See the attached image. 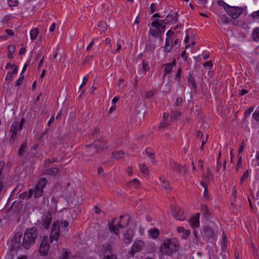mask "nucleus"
<instances>
[{
  "label": "nucleus",
  "instance_id": "1",
  "mask_svg": "<svg viewBox=\"0 0 259 259\" xmlns=\"http://www.w3.org/2000/svg\"><path fill=\"white\" fill-rule=\"evenodd\" d=\"M172 19L171 15H167L164 20H154L151 24L152 27L150 29L149 33L154 37L158 38L160 34L164 31L166 23L169 22Z\"/></svg>",
  "mask_w": 259,
  "mask_h": 259
},
{
  "label": "nucleus",
  "instance_id": "2",
  "mask_svg": "<svg viewBox=\"0 0 259 259\" xmlns=\"http://www.w3.org/2000/svg\"><path fill=\"white\" fill-rule=\"evenodd\" d=\"M37 236V232L35 228L26 230L22 242V245L25 249H29L33 245Z\"/></svg>",
  "mask_w": 259,
  "mask_h": 259
},
{
  "label": "nucleus",
  "instance_id": "3",
  "mask_svg": "<svg viewBox=\"0 0 259 259\" xmlns=\"http://www.w3.org/2000/svg\"><path fill=\"white\" fill-rule=\"evenodd\" d=\"M129 221V216L125 215L121 217L117 223L115 224L113 222L110 223L109 226L111 232L115 235H119L120 231L124 230V228L128 225Z\"/></svg>",
  "mask_w": 259,
  "mask_h": 259
},
{
  "label": "nucleus",
  "instance_id": "4",
  "mask_svg": "<svg viewBox=\"0 0 259 259\" xmlns=\"http://www.w3.org/2000/svg\"><path fill=\"white\" fill-rule=\"evenodd\" d=\"M178 249V242L175 239H167L163 241L160 249L164 254H169Z\"/></svg>",
  "mask_w": 259,
  "mask_h": 259
},
{
  "label": "nucleus",
  "instance_id": "5",
  "mask_svg": "<svg viewBox=\"0 0 259 259\" xmlns=\"http://www.w3.org/2000/svg\"><path fill=\"white\" fill-rule=\"evenodd\" d=\"M68 226V223L64 221L61 223L60 226L58 222H55L53 224L52 228L51 233L50 236V241L53 242L54 241H57L59 237V231L60 227L61 229L66 228Z\"/></svg>",
  "mask_w": 259,
  "mask_h": 259
},
{
  "label": "nucleus",
  "instance_id": "6",
  "mask_svg": "<svg viewBox=\"0 0 259 259\" xmlns=\"http://www.w3.org/2000/svg\"><path fill=\"white\" fill-rule=\"evenodd\" d=\"M134 232L133 229L130 228L125 229L119 232V235H116L122 240L125 244H130L132 242Z\"/></svg>",
  "mask_w": 259,
  "mask_h": 259
},
{
  "label": "nucleus",
  "instance_id": "7",
  "mask_svg": "<svg viewBox=\"0 0 259 259\" xmlns=\"http://www.w3.org/2000/svg\"><path fill=\"white\" fill-rule=\"evenodd\" d=\"M179 38H176L174 40L165 39V44L163 48V51L166 53H170L179 42Z\"/></svg>",
  "mask_w": 259,
  "mask_h": 259
},
{
  "label": "nucleus",
  "instance_id": "8",
  "mask_svg": "<svg viewBox=\"0 0 259 259\" xmlns=\"http://www.w3.org/2000/svg\"><path fill=\"white\" fill-rule=\"evenodd\" d=\"M47 184V180L45 178H41L36 184L34 188L35 197H39L42 194L43 188Z\"/></svg>",
  "mask_w": 259,
  "mask_h": 259
},
{
  "label": "nucleus",
  "instance_id": "9",
  "mask_svg": "<svg viewBox=\"0 0 259 259\" xmlns=\"http://www.w3.org/2000/svg\"><path fill=\"white\" fill-rule=\"evenodd\" d=\"M171 214L172 216L179 221H183L185 219L184 210L179 206H175L171 207Z\"/></svg>",
  "mask_w": 259,
  "mask_h": 259
},
{
  "label": "nucleus",
  "instance_id": "10",
  "mask_svg": "<svg viewBox=\"0 0 259 259\" xmlns=\"http://www.w3.org/2000/svg\"><path fill=\"white\" fill-rule=\"evenodd\" d=\"M226 12L233 19H236L242 13V9L238 7L229 6L227 7Z\"/></svg>",
  "mask_w": 259,
  "mask_h": 259
},
{
  "label": "nucleus",
  "instance_id": "11",
  "mask_svg": "<svg viewBox=\"0 0 259 259\" xmlns=\"http://www.w3.org/2000/svg\"><path fill=\"white\" fill-rule=\"evenodd\" d=\"M49 248L48 244V238L44 237L39 248V253L40 255L45 256L47 255Z\"/></svg>",
  "mask_w": 259,
  "mask_h": 259
},
{
  "label": "nucleus",
  "instance_id": "12",
  "mask_svg": "<svg viewBox=\"0 0 259 259\" xmlns=\"http://www.w3.org/2000/svg\"><path fill=\"white\" fill-rule=\"evenodd\" d=\"M144 243L142 240H137L133 244L131 248L132 253H135L140 251L144 247Z\"/></svg>",
  "mask_w": 259,
  "mask_h": 259
},
{
  "label": "nucleus",
  "instance_id": "13",
  "mask_svg": "<svg viewBox=\"0 0 259 259\" xmlns=\"http://www.w3.org/2000/svg\"><path fill=\"white\" fill-rule=\"evenodd\" d=\"M177 232L181 238L186 239L190 235V232L187 229H185L183 227H178L177 229Z\"/></svg>",
  "mask_w": 259,
  "mask_h": 259
},
{
  "label": "nucleus",
  "instance_id": "14",
  "mask_svg": "<svg viewBox=\"0 0 259 259\" xmlns=\"http://www.w3.org/2000/svg\"><path fill=\"white\" fill-rule=\"evenodd\" d=\"M51 214L49 213H47L42 216V224L44 225V228L46 229L49 228L51 221Z\"/></svg>",
  "mask_w": 259,
  "mask_h": 259
},
{
  "label": "nucleus",
  "instance_id": "15",
  "mask_svg": "<svg viewBox=\"0 0 259 259\" xmlns=\"http://www.w3.org/2000/svg\"><path fill=\"white\" fill-rule=\"evenodd\" d=\"M199 213H196L194 217H192L190 220V224L192 227H197L199 225Z\"/></svg>",
  "mask_w": 259,
  "mask_h": 259
},
{
  "label": "nucleus",
  "instance_id": "16",
  "mask_svg": "<svg viewBox=\"0 0 259 259\" xmlns=\"http://www.w3.org/2000/svg\"><path fill=\"white\" fill-rule=\"evenodd\" d=\"M148 233L149 237L153 239L157 238L159 235V231L155 228L149 229Z\"/></svg>",
  "mask_w": 259,
  "mask_h": 259
},
{
  "label": "nucleus",
  "instance_id": "17",
  "mask_svg": "<svg viewBox=\"0 0 259 259\" xmlns=\"http://www.w3.org/2000/svg\"><path fill=\"white\" fill-rule=\"evenodd\" d=\"M171 168L177 173L182 172V167L174 161H170Z\"/></svg>",
  "mask_w": 259,
  "mask_h": 259
},
{
  "label": "nucleus",
  "instance_id": "18",
  "mask_svg": "<svg viewBox=\"0 0 259 259\" xmlns=\"http://www.w3.org/2000/svg\"><path fill=\"white\" fill-rule=\"evenodd\" d=\"M176 65L175 61L174 60L172 62L167 63L165 65L164 67V71L165 73H170L173 67Z\"/></svg>",
  "mask_w": 259,
  "mask_h": 259
},
{
  "label": "nucleus",
  "instance_id": "19",
  "mask_svg": "<svg viewBox=\"0 0 259 259\" xmlns=\"http://www.w3.org/2000/svg\"><path fill=\"white\" fill-rule=\"evenodd\" d=\"M184 42L186 44V48H192L194 45L195 42L193 41L192 39H191L189 41V37L188 35H187L185 38Z\"/></svg>",
  "mask_w": 259,
  "mask_h": 259
},
{
  "label": "nucleus",
  "instance_id": "20",
  "mask_svg": "<svg viewBox=\"0 0 259 259\" xmlns=\"http://www.w3.org/2000/svg\"><path fill=\"white\" fill-rule=\"evenodd\" d=\"M176 36V34L175 31L170 29L166 32L165 39H169L174 40L176 38H175Z\"/></svg>",
  "mask_w": 259,
  "mask_h": 259
},
{
  "label": "nucleus",
  "instance_id": "21",
  "mask_svg": "<svg viewBox=\"0 0 259 259\" xmlns=\"http://www.w3.org/2000/svg\"><path fill=\"white\" fill-rule=\"evenodd\" d=\"M24 123V119H21L20 122L19 124V125L16 123H14L11 126V130L14 131V132L16 131L18 129H21L23 124Z\"/></svg>",
  "mask_w": 259,
  "mask_h": 259
},
{
  "label": "nucleus",
  "instance_id": "22",
  "mask_svg": "<svg viewBox=\"0 0 259 259\" xmlns=\"http://www.w3.org/2000/svg\"><path fill=\"white\" fill-rule=\"evenodd\" d=\"M38 30L37 28H34L30 31V37L31 40H35L38 35Z\"/></svg>",
  "mask_w": 259,
  "mask_h": 259
},
{
  "label": "nucleus",
  "instance_id": "23",
  "mask_svg": "<svg viewBox=\"0 0 259 259\" xmlns=\"http://www.w3.org/2000/svg\"><path fill=\"white\" fill-rule=\"evenodd\" d=\"M21 236L20 234H17L15 235L13 240L12 243L14 246H17V244H19L21 242Z\"/></svg>",
  "mask_w": 259,
  "mask_h": 259
},
{
  "label": "nucleus",
  "instance_id": "24",
  "mask_svg": "<svg viewBox=\"0 0 259 259\" xmlns=\"http://www.w3.org/2000/svg\"><path fill=\"white\" fill-rule=\"evenodd\" d=\"M139 168L141 171L145 176H147L148 174V168L144 164H140L139 165Z\"/></svg>",
  "mask_w": 259,
  "mask_h": 259
},
{
  "label": "nucleus",
  "instance_id": "25",
  "mask_svg": "<svg viewBox=\"0 0 259 259\" xmlns=\"http://www.w3.org/2000/svg\"><path fill=\"white\" fill-rule=\"evenodd\" d=\"M252 37L255 41H259V28L254 29L252 32Z\"/></svg>",
  "mask_w": 259,
  "mask_h": 259
},
{
  "label": "nucleus",
  "instance_id": "26",
  "mask_svg": "<svg viewBox=\"0 0 259 259\" xmlns=\"http://www.w3.org/2000/svg\"><path fill=\"white\" fill-rule=\"evenodd\" d=\"M33 192V190L31 189L29 190L28 194H27L26 193H23L21 194L20 195V197L22 199L28 198L32 196Z\"/></svg>",
  "mask_w": 259,
  "mask_h": 259
},
{
  "label": "nucleus",
  "instance_id": "27",
  "mask_svg": "<svg viewBox=\"0 0 259 259\" xmlns=\"http://www.w3.org/2000/svg\"><path fill=\"white\" fill-rule=\"evenodd\" d=\"M160 181L162 183V186L163 188L167 189L168 188L169 184L166 179L164 177L160 178Z\"/></svg>",
  "mask_w": 259,
  "mask_h": 259
},
{
  "label": "nucleus",
  "instance_id": "28",
  "mask_svg": "<svg viewBox=\"0 0 259 259\" xmlns=\"http://www.w3.org/2000/svg\"><path fill=\"white\" fill-rule=\"evenodd\" d=\"M15 252L14 250L8 252L5 256V259H13Z\"/></svg>",
  "mask_w": 259,
  "mask_h": 259
},
{
  "label": "nucleus",
  "instance_id": "29",
  "mask_svg": "<svg viewBox=\"0 0 259 259\" xmlns=\"http://www.w3.org/2000/svg\"><path fill=\"white\" fill-rule=\"evenodd\" d=\"M9 67H11V69H12V74H17L18 69L17 66L15 65L8 64L6 66V67L8 68Z\"/></svg>",
  "mask_w": 259,
  "mask_h": 259
},
{
  "label": "nucleus",
  "instance_id": "30",
  "mask_svg": "<svg viewBox=\"0 0 259 259\" xmlns=\"http://www.w3.org/2000/svg\"><path fill=\"white\" fill-rule=\"evenodd\" d=\"M248 177V171H245L244 172L242 177H241L240 179V182L241 184H243L244 181Z\"/></svg>",
  "mask_w": 259,
  "mask_h": 259
},
{
  "label": "nucleus",
  "instance_id": "31",
  "mask_svg": "<svg viewBox=\"0 0 259 259\" xmlns=\"http://www.w3.org/2000/svg\"><path fill=\"white\" fill-rule=\"evenodd\" d=\"M251 16L253 19L259 20V10L253 12Z\"/></svg>",
  "mask_w": 259,
  "mask_h": 259
},
{
  "label": "nucleus",
  "instance_id": "32",
  "mask_svg": "<svg viewBox=\"0 0 259 259\" xmlns=\"http://www.w3.org/2000/svg\"><path fill=\"white\" fill-rule=\"evenodd\" d=\"M123 154L124 153L122 151H118L114 154V157L116 159L120 158L123 156Z\"/></svg>",
  "mask_w": 259,
  "mask_h": 259
},
{
  "label": "nucleus",
  "instance_id": "33",
  "mask_svg": "<svg viewBox=\"0 0 259 259\" xmlns=\"http://www.w3.org/2000/svg\"><path fill=\"white\" fill-rule=\"evenodd\" d=\"M8 2L10 7L16 6L18 4L17 0H8Z\"/></svg>",
  "mask_w": 259,
  "mask_h": 259
},
{
  "label": "nucleus",
  "instance_id": "34",
  "mask_svg": "<svg viewBox=\"0 0 259 259\" xmlns=\"http://www.w3.org/2000/svg\"><path fill=\"white\" fill-rule=\"evenodd\" d=\"M68 253V252L67 250H63L62 254L59 259H67Z\"/></svg>",
  "mask_w": 259,
  "mask_h": 259
},
{
  "label": "nucleus",
  "instance_id": "35",
  "mask_svg": "<svg viewBox=\"0 0 259 259\" xmlns=\"http://www.w3.org/2000/svg\"><path fill=\"white\" fill-rule=\"evenodd\" d=\"M218 4L219 5L223 6L224 8V9H225L226 11L227 7L229 6L228 5L226 4L223 1H218Z\"/></svg>",
  "mask_w": 259,
  "mask_h": 259
},
{
  "label": "nucleus",
  "instance_id": "36",
  "mask_svg": "<svg viewBox=\"0 0 259 259\" xmlns=\"http://www.w3.org/2000/svg\"><path fill=\"white\" fill-rule=\"evenodd\" d=\"M252 116L256 121H259V111H255L253 113Z\"/></svg>",
  "mask_w": 259,
  "mask_h": 259
},
{
  "label": "nucleus",
  "instance_id": "37",
  "mask_svg": "<svg viewBox=\"0 0 259 259\" xmlns=\"http://www.w3.org/2000/svg\"><path fill=\"white\" fill-rule=\"evenodd\" d=\"M58 171V169L56 167H54L51 170H49V174L50 175H55Z\"/></svg>",
  "mask_w": 259,
  "mask_h": 259
},
{
  "label": "nucleus",
  "instance_id": "38",
  "mask_svg": "<svg viewBox=\"0 0 259 259\" xmlns=\"http://www.w3.org/2000/svg\"><path fill=\"white\" fill-rule=\"evenodd\" d=\"M25 147H26V144L25 143L22 144V145H21V147L19 148V152L20 154H21L24 152V151L25 150Z\"/></svg>",
  "mask_w": 259,
  "mask_h": 259
},
{
  "label": "nucleus",
  "instance_id": "39",
  "mask_svg": "<svg viewBox=\"0 0 259 259\" xmlns=\"http://www.w3.org/2000/svg\"><path fill=\"white\" fill-rule=\"evenodd\" d=\"M154 94H155V91L153 90H151L146 93V97L148 98H150L151 97H152Z\"/></svg>",
  "mask_w": 259,
  "mask_h": 259
},
{
  "label": "nucleus",
  "instance_id": "40",
  "mask_svg": "<svg viewBox=\"0 0 259 259\" xmlns=\"http://www.w3.org/2000/svg\"><path fill=\"white\" fill-rule=\"evenodd\" d=\"M140 184L139 181L137 179H135L131 182V185L135 186V187H137L139 186Z\"/></svg>",
  "mask_w": 259,
  "mask_h": 259
},
{
  "label": "nucleus",
  "instance_id": "41",
  "mask_svg": "<svg viewBox=\"0 0 259 259\" xmlns=\"http://www.w3.org/2000/svg\"><path fill=\"white\" fill-rule=\"evenodd\" d=\"M12 76L13 74L12 72H8L6 77V80L9 81H11L12 79Z\"/></svg>",
  "mask_w": 259,
  "mask_h": 259
},
{
  "label": "nucleus",
  "instance_id": "42",
  "mask_svg": "<svg viewBox=\"0 0 259 259\" xmlns=\"http://www.w3.org/2000/svg\"><path fill=\"white\" fill-rule=\"evenodd\" d=\"M156 6L155 5V4H152L150 7V12L151 13H152L156 11Z\"/></svg>",
  "mask_w": 259,
  "mask_h": 259
},
{
  "label": "nucleus",
  "instance_id": "43",
  "mask_svg": "<svg viewBox=\"0 0 259 259\" xmlns=\"http://www.w3.org/2000/svg\"><path fill=\"white\" fill-rule=\"evenodd\" d=\"M180 113L178 112H174L171 115V118L173 119H176L178 117L180 116Z\"/></svg>",
  "mask_w": 259,
  "mask_h": 259
},
{
  "label": "nucleus",
  "instance_id": "44",
  "mask_svg": "<svg viewBox=\"0 0 259 259\" xmlns=\"http://www.w3.org/2000/svg\"><path fill=\"white\" fill-rule=\"evenodd\" d=\"M88 78L87 76H84L83 79V81L81 85H80V88L83 87L85 84L87 83L88 81Z\"/></svg>",
  "mask_w": 259,
  "mask_h": 259
},
{
  "label": "nucleus",
  "instance_id": "45",
  "mask_svg": "<svg viewBox=\"0 0 259 259\" xmlns=\"http://www.w3.org/2000/svg\"><path fill=\"white\" fill-rule=\"evenodd\" d=\"M23 78H24V76L22 75L21 74H20L19 78L17 80V85H19L21 83Z\"/></svg>",
  "mask_w": 259,
  "mask_h": 259
},
{
  "label": "nucleus",
  "instance_id": "46",
  "mask_svg": "<svg viewBox=\"0 0 259 259\" xmlns=\"http://www.w3.org/2000/svg\"><path fill=\"white\" fill-rule=\"evenodd\" d=\"M212 64L210 62H207L204 64V66L205 68L207 69H210L212 67Z\"/></svg>",
  "mask_w": 259,
  "mask_h": 259
},
{
  "label": "nucleus",
  "instance_id": "47",
  "mask_svg": "<svg viewBox=\"0 0 259 259\" xmlns=\"http://www.w3.org/2000/svg\"><path fill=\"white\" fill-rule=\"evenodd\" d=\"M143 68L145 71H148L149 70L148 65L146 63L143 62Z\"/></svg>",
  "mask_w": 259,
  "mask_h": 259
},
{
  "label": "nucleus",
  "instance_id": "48",
  "mask_svg": "<svg viewBox=\"0 0 259 259\" xmlns=\"http://www.w3.org/2000/svg\"><path fill=\"white\" fill-rule=\"evenodd\" d=\"M121 49V41H119L117 42V48L116 50L115 51V53L118 52Z\"/></svg>",
  "mask_w": 259,
  "mask_h": 259
},
{
  "label": "nucleus",
  "instance_id": "49",
  "mask_svg": "<svg viewBox=\"0 0 259 259\" xmlns=\"http://www.w3.org/2000/svg\"><path fill=\"white\" fill-rule=\"evenodd\" d=\"M201 209L204 213H206L208 211L207 207L205 205H202L201 206Z\"/></svg>",
  "mask_w": 259,
  "mask_h": 259
},
{
  "label": "nucleus",
  "instance_id": "50",
  "mask_svg": "<svg viewBox=\"0 0 259 259\" xmlns=\"http://www.w3.org/2000/svg\"><path fill=\"white\" fill-rule=\"evenodd\" d=\"M181 72H182V69L181 68H179L178 70V72L176 74V78H180V76H181Z\"/></svg>",
  "mask_w": 259,
  "mask_h": 259
},
{
  "label": "nucleus",
  "instance_id": "51",
  "mask_svg": "<svg viewBox=\"0 0 259 259\" xmlns=\"http://www.w3.org/2000/svg\"><path fill=\"white\" fill-rule=\"evenodd\" d=\"M96 39H95L94 40H93L92 41L90 42V43L89 44V45L87 46V50H90L92 47V46L94 45V41L96 40Z\"/></svg>",
  "mask_w": 259,
  "mask_h": 259
},
{
  "label": "nucleus",
  "instance_id": "52",
  "mask_svg": "<svg viewBox=\"0 0 259 259\" xmlns=\"http://www.w3.org/2000/svg\"><path fill=\"white\" fill-rule=\"evenodd\" d=\"M56 24L55 23H53L50 27L49 30L51 32L53 31L55 29Z\"/></svg>",
  "mask_w": 259,
  "mask_h": 259
},
{
  "label": "nucleus",
  "instance_id": "53",
  "mask_svg": "<svg viewBox=\"0 0 259 259\" xmlns=\"http://www.w3.org/2000/svg\"><path fill=\"white\" fill-rule=\"evenodd\" d=\"M6 33H7V34L8 35H10V36H12L14 35L13 31L11 29H7Z\"/></svg>",
  "mask_w": 259,
  "mask_h": 259
},
{
  "label": "nucleus",
  "instance_id": "54",
  "mask_svg": "<svg viewBox=\"0 0 259 259\" xmlns=\"http://www.w3.org/2000/svg\"><path fill=\"white\" fill-rule=\"evenodd\" d=\"M208 192L207 191V188H205V189H204V191L203 192V196L205 198H208Z\"/></svg>",
  "mask_w": 259,
  "mask_h": 259
},
{
  "label": "nucleus",
  "instance_id": "55",
  "mask_svg": "<svg viewBox=\"0 0 259 259\" xmlns=\"http://www.w3.org/2000/svg\"><path fill=\"white\" fill-rule=\"evenodd\" d=\"M119 100V97H115L112 100V104H114L115 103H116Z\"/></svg>",
  "mask_w": 259,
  "mask_h": 259
},
{
  "label": "nucleus",
  "instance_id": "56",
  "mask_svg": "<svg viewBox=\"0 0 259 259\" xmlns=\"http://www.w3.org/2000/svg\"><path fill=\"white\" fill-rule=\"evenodd\" d=\"M25 49L24 48H22L20 51H19V54L20 55H23L25 53Z\"/></svg>",
  "mask_w": 259,
  "mask_h": 259
},
{
  "label": "nucleus",
  "instance_id": "57",
  "mask_svg": "<svg viewBox=\"0 0 259 259\" xmlns=\"http://www.w3.org/2000/svg\"><path fill=\"white\" fill-rule=\"evenodd\" d=\"M115 108H116V106L114 105V104H113L112 107H111L109 109V112L111 113L112 112H113V111H114L115 110Z\"/></svg>",
  "mask_w": 259,
  "mask_h": 259
},
{
  "label": "nucleus",
  "instance_id": "58",
  "mask_svg": "<svg viewBox=\"0 0 259 259\" xmlns=\"http://www.w3.org/2000/svg\"><path fill=\"white\" fill-rule=\"evenodd\" d=\"M255 158L256 159L257 164L259 166V152L256 154Z\"/></svg>",
  "mask_w": 259,
  "mask_h": 259
},
{
  "label": "nucleus",
  "instance_id": "59",
  "mask_svg": "<svg viewBox=\"0 0 259 259\" xmlns=\"http://www.w3.org/2000/svg\"><path fill=\"white\" fill-rule=\"evenodd\" d=\"M73 198H74L73 201H72V200H69V199H68L67 202H68V203L69 204L70 203H71V204H73V201H74L75 199L76 198V196H75V195L74 194V195H73Z\"/></svg>",
  "mask_w": 259,
  "mask_h": 259
},
{
  "label": "nucleus",
  "instance_id": "60",
  "mask_svg": "<svg viewBox=\"0 0 259 259\" xmlns=\"http://www.w3.org/2000/svg\"><path fill=\"white\" fill-rule=\"evenodd\" d=\"M27 65L25 64L24 65L23 68L22 70L21 71V74H22L23 72H24L26 70V69L27 68Z\"/></svg>",
  "mask_w": 259,
  "mask_h": 259
},
{
  "label": "nucleus",
  "instance_id": "61",
  "mask_svg": "<svg viewBox=\"0 0 259 259\" xmlns=\"http://www.w3.org/2000/svg\"><path fill=\"white\" fill-rule=\"evenodd\" d=\"M200 183L202 186L204 188V189H205V188H207L206 184L205 182L201 181Z\"/></svg>",
  "mask_w": 259,
  "mask_h": 259
},
{
  "label": "nucleus",
  "instance_id": "62",
  "mask_svg": "<svg viewBox=\"0 0 259 259\" xmlns=\"http://www.w3.org/2000/svg\"><path fill=\"white\" fill-rule=\"evenodd\" d=\"M204 233L207 236H209V230H204Z\"/></svg>",
  "mask_w": 259,
  "mask_h": 259
},
{
  "label": "nucleus",
  "instance_id": "63",
  "mask_svg": "<svg viewBox=\"0 0 259 259\" xmlns=\"http://www.w3.org/2000/svg\"><path fill=\"white\" fill-rule=\"evenodd\" d=\"M139 233L141 235H143L144 234V229H142V228H140L139 229Z\"/></svg>",
  "mask_w": 259,
  "mask_h": 259
},
{
  "label": "nucleus",
  "instance_id": "64",
  "mask_svg": "<svg viewBox=\"0 0 259 259\" xmlns=\"http://www.w3.org/2000/svg\"><path fill=\"white\" fill-rule=\"evenodd\" d=\"M105 43L106 44H109L110 43V42H111V40H110V39L109 38H107L105 39Z\"/></svg>",
  "mask_w": 259,
  "mask_h": 259
}]
</instances>
